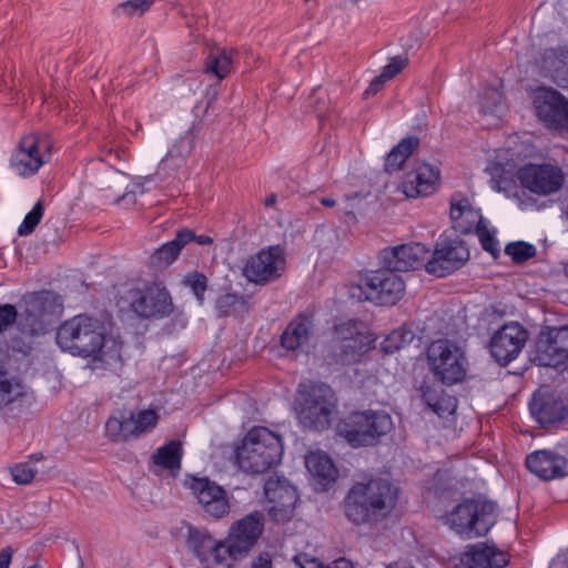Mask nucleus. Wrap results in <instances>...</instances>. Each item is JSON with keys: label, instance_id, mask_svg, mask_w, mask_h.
Here are the masks:
<instances>
[{"label": "nucleus", "instance_id": "27", "mask_svg": "<svg viewBox=\"0 0 568 568\" xmlns=\"http://www.w3.org/2000/svg\"><path fill=\"white\" fill-rule=\"evenodd\" d=\"M305 466L313 478L316 490L329 489L338 478V470L332 458L324 452H311L305 457Z\"/></svg>", "mask_w": 568, "mask_h": 568}, {"label": "nucleus", "instance_id": "11", "mask_svg": "<svg viewBox=\"0 0 568 568\" xmlns=\"http://www.w3.org/2000/svg\"><path fill=\"white\" fill-rule=\"evenodd\" d=\"M532 418L544 428L568 426V392L537 390L529 402Z\"/></svg>", "mask_w": 568, "mask_h": 568}, {"label": "nucleus", "instance_id": "51", "mask_svg": "<svg viewBox=\"0 0 568 568\" xmlns=\"http://www.w3.org/2000/svg\"><path fill=\"white\" fill-rule=\"evenodd\" d=\"M123 181V176L113 170H105L100 180L98 181V185L101 190H110L115 196L120 195L121 189L119 187L120 182Z\"/></svg>", "mask_w": 568, "mask_h": 568}, {"label": "nucleus", "instance_id": "50", "mask_svg": "<svg viewBox=\"0 0 568 568\" xmlns=\"http://www.w3.org/2000/svg\"><path fill=\"white\" fill-rule=\"evenodd\" d=\"M183 282L192 290L199 303L202 304L206 291V277L201 273L194 272L187 274Z\"/></svg>", "mask_w": 568, "mask_h": 568}, {"label": "nucleus", "instance_id": "9", "mask_svg": "<svg viewBox=\"0 0 568 568\" xmlns=\"http://www.w3.org/2000/svg\"><path fill=\"white\" fill-rule=\"evenodd\" d=\"M361 281L358 297L378 305H395L405 294L403 277L387 267L369 271Z\"/></svg>", "mask_w": 568, "mask_h": 568}, {"label": "nucleus", "instance_id": "47", "mask_svg": "<svg viewBox=\"0 0 568 568\" xmlns=\"http://www.w3.org/2000/svg\"><path fill=\"white\" fill-rule=\"evenodd\" d=\"M505 253L516 263H523L535 256L536 247L526 242H514L506 245Z\"/></svg>", "mask_w": 568, "mask_h": 568}, {"label": "nucleus", "instance_id": "55", "mask_svg": "<svg viewBox=\"0 0 568 568\" xmlns=\"http://www.w3.org/2000/svg\"><path fill=\"white\" fill-rule=\"evenodd\" d=\"M407 60L402 57H394L389 60V62L383 68L381 75L387 81L393 79L396 74H398L405 67Z\"/></svg>", "mask_w": 568, "mask_h": 568}, {"label": "nucleus", "instance_id": "1", "mask_svg": "<svg viewBox=\"0 0 568 568\" xmlns=\"http://www.w3.org/2000/svg\"><path fill=\"white\" fill-rule=\"evenodd\" d=\"M57 344L63 352L81 358H90L94 367L116 364L121 358L120 345L106 338L104 324L85 314L63 322L57 331Z\"/></svg>", "mask_w": 568, "mask_h": 568}, {"label": "nucleus", "instance_id": "32", "mask_svg": "<svg viewBox=\"0 0 568 568\" xmlns=\"http://www.w3.org/2000/svg\"><path fill=\"white\" fill-rule=\"evenodd\" d=\"M422 398L423 402L442 418L453 415L457 408V399L454 396L432 386L422 387Z\"/></svg>", "mask_w": 568, "mask_h": 568}, {"label": "nucleus", "instance_id": "61", "mask_svg": "<svg viewBox=\"0 0 568 568\" xmlns=\"http://www.w3.org/2000/svg\"><path fill=\"white\" fill-rule=\"evenodd\" d=\"M175 321L179 323L181 328H184L186 326V324H187V318H186V316L183 313H179L176 315Z\"/></svg>", "mask_w": 568, "mask_h": 568}, {"label": "nucleus", "instance_id": "40", "mask_svg": "<svg viewBox=\"0 0 568 568\" xmlns=\"http://www.w3.org/2000/svg\"><path fill=\"white\" fill-rule=\"evenodd\" d=\"M128 419L131 436L138 437L153 429L158 424L159 416L154 409H144L138 413H130Z\"/></svg>", "mask_w": 568, "mask_h": 568}, {"label": "nucleus", "instance_id": "35", "mask_svg": "<svg viewBox=\"0 0 568 568\" xmlns=\"http://www.w3.org/2000/svg\"><path fill=\"white\" fill-rule=\"evenodd\" d=\"M215 544L216 540L209 532L196 528L189 529L186 546L202 565H209L210 552Z\"/></svg>", "mask_w": 568, "mask_h": 568}, {"label": "nucleus", "instance_id": "45", "mask_svg": "<svg viewBox=\"0 0 568 568\" xmlns=\"http://www.w3.org/2000/svg\"><path fill=\"white\" fill-rule=\"evenodd\" d=\"M293 561L300 568H354L352 562L345 558H339L331 565L324 566L317 558L310 557L306 554L296 555Z\"/></svg>", "mask_w": 568, "mask_h": 568}, {"label": "nucleus", "instance_id": "18", "mask_svg": "<svg viewBox=\"0 0 568 568\" xmlns=\"http://www.w3.org/2000/svg\"><path fill=\"white\" fill-rule=\"evenodd\" d=\"M335 349L337 361L342 364H349L371 349L373 339L369 334L363 332L356 322L348 321L335 327Z\"/></svg>", "mask_w": 568, "mask_h": 568}, {"label": "nucleus", "instance_id": "36", "mask_svg": "<svg viewBox=\"0 0 568 568\" xmlns=\"http://www.w3.org/2000/svg\"><path fill=\"white\" fill-rule=\"evenodd\" d=\"M419 144L416 136H407L395 145L388 153L385 160V170L388 173L398 171L406 160L410 156L413 151Z\"/></svg>", "mask_w": 568, "mask_h": 568}, {"label": "nucleus", "instance_id": "54", "mask_svg": "<svg viewBox=\"0 0 568 568\" xmlns=\"http://www.w3.org/2000/svg\"><path fill=\"white\" fill-rule=\"evenodd\" d=\"M19 313L16 306L11 304L0 305V335L13 323L18 324Z\"/></svg>", "mask_w": 568, "mask_h": 568}, {"label": "nucleus", "instance_id": "43", "mask_svg": "<svg viewBox=\"0 0 568 568\" xmlns=\"http://www.w3.org/2000/svg\"><path fill=\"white\" fill-rule=\"evenodd\" d=\"M474 232H476L483 248L497 257L500 252L499 242L496 239V230L489 226V222L486 220Z\"/></svg>", "mask_w": 568, "mask_h": 568}, {"label": "nucleus", "instance_id": "42", "mask_svg": "<svg viewBox=\"0 0 568 568\" xmlns=\"http://www.w3.org/2000/svg\"><path fill=\"white\" fill-rule=\"evenodd\" d=\"M244 557H237L233 555L231 550V542L225 538L224 541H216L213 549L210 552V562L204 565L206 568H215L222 566L224 568H232V561L242 560Z\"/></svg>", "mask_w": 568, "mask_h": 568}, {"label": "nucleus", "instance_id": "57", "mask_svg": "<svg viewBox=\"0 0 568 568\" xmlns=\"http://www.w3.org/2000/svg\"><path fill=\"white\" fill-rule=\"evenodd\" d=\"M499 168H494V172H491L493 176H498L499 182L507 183L513 180V176L515 174V166H510L509 169H503L501 173H498Z\"/></svg>", "mask_w": 568, "mask_h": 568}, {"label": "nucleus", "instance_id": "53", "mask_svg": "<svg viewBox=\"0 0 568 568\" xmlns=\"http://www.w3.org/2000/svg\"><path fill=\"white\" fill-rule=\"evenodd\" d=\"M37 470L28 463H21L11 468L12 479L19 485L30 484Z\"/></svg>", "mask_w": 568, "mask_h": 568}, {"label": "nucleus", "instance_id": "20", "mask_svg": "<svg viewBox=\"0 0 568 568\" xmlns=\"http://www.w3.org/2000/svg\"><path fill=\"white\" fill-rule=\"evenodd\" d=\"M429 250L422 243H407L386 247L382 251V261L390 271L409 272L426 268Z\"/></svg>", "mask_w": 568, "mask_h": 568}, {"label": "nucleus", "instance_id": "63", "mask_svg": "<svg viewBox=\"0 0 568 568\" xmlns=\"http://www.w3.org/2000/svg\"><path fill=\"white\" fill-rule=\"evenodd\" d=\"M320 202L327 207H332L335 205V200L332 197H322Z\"/></svg>", "mask_w": 568, "mask_h": 568}, {"label": "nucleus", "instance_id": "58", "mask_svg": "<svg viewBox=\"0 0 568 568\" xmlns=\"http://www.w3.org/2000/svg\"><path fill=\"white\" fill-rule=\"evenodd\" d=\"M387 80L382 78V75L375 77L368 88L365 90V94H376L385 84Z\"/></svg>", "mask_w": 568, "mask_h": 568}, {"label": "nucleus", "instance_id": "31", "mask_svg": "<svg viewBox=\"0 0 568 568\" xmlns=\"http://www.w3.org/2000/svg\"><path fill=\"white\" fill-rule=\"evenodd\" d=\"M199 133V128L193 124L187 131H185L174 143L173 148L168 152L166 156L162 161V165L181 168L185 159L191 154L195 139Z\"/></svg>", "mask_w": 568, "mask_h": 568}, {"label": "nucleus", "instance_id": "2", "mask_svg": "<svg viewBox=\"0 0 568 568\" xmlns=\"http://www.w3.org/2000/svg\"><path fill=\"white\" fill-rule=\"evenodd\" d=\"M397 488L387 479L355 483L344 498L345 516L355 525L375 524L395 507Z\"/></svg>", "mask_w": 568, "mask_h": 568}, {"label": "nucleus", "instance_id": "39", "mask_svg": "<svg viewBox=\"0 0 568 568\" xmlns=\"http://www.w3.org/2000/svg\"><path fill=\"white\" fill-rule=\"evenodd\" d=\"M182 447L176 440H171L170 443L161 446L153 455V462L155 465L171 470L180 469Z\"/></svg>", "mask_w": 568, "mask_h": 568}, {"label": "nucleus", "instance_id": "4", "mask_svg": "<svg viewBox=\"0 0 568 568\" xmlns=\"http://www.w3.org/2000/svg\"><path fill=\"white\" fill-rule=\"evenodd\" d=\"M337 399L331 386L324 383H305L298 386L294 409L300 424L312 430L329 427Z\"/></svg>", "mask_w": 568, "mask_h": 568}, {"label": "nucleus", "instance_id": "33", "mask_svg": "<svg viewBox=\"0 0 568 568\" xmlns=\"http://www.w3.org/2000/svg\"><path fill=\"white\" fill-rule=\"evenodd\" d=\"M191 233L189 229H182L176 233L174 240L163 244L151 256L152 264L161 267L171 264L181 250L190 243Z\"/></svg>", "mask_w": 568, "mask_h": 568}, {"label": "nucleus", "instance_id": "29", "mask_svg": "<svg viewBox=\"0 0 568 568\" xmlns=\"http://www.w3.org/2000/svg\"><path fill=\"white\" fill-rule=\"evenodd\" d=\"M542 69L558 87L568 90V49H549L542 57Z\"/></svg>", "mask_w": 568, "mask_h": 568}, {"label": "nucleus", "instance_id": "8", "mask_svg": "<svg viewBox=\"0 0 568 568\" xmlns=\"http://www.w3.org/2000/svg\"><path fill=\"white\" fill-rule=\"evenodd\" d=\"M130 307L138 317L150 321L170 317L175 312L170 291L159 281L131 290Z\"/></svg>", "mask_w": 568, "mask_h": 568}, {"label": "nucleus", "instance_id": "17", "mask_svg": "<svg viewBox=\"0 0 568 568\" xmlns=\"http://www.w3.org/2000/svg\"><path fill=\"white\" fill-rule=\"evenodd\" d=\"M517 175L524 187L538 195L554 194L565 183L561 168L547 163L526 164L517 171Z\"/></svg>", "mask_w": 568, "mask_h": 568}, {"label": "nucleus", "instance_id": "12", "mask_svg": "<svg viewBox=\"0 0 568 568\" xmlns=\"http://www.w3.org/2000/svg\"><path fill=\"white\" fill-rule=\"evenodd\" d=\"M528 338V331L523 325L507 323L491 335L490 355L500 366H507L521 354Z\"/></svg>", "mask_w": 568, "mask_h": 568}, {"label": "nucleus", "instance_id": "23", "mask_svg": "<svg viewBox=\"0 0 568 568\" xmlns=\"http://www.w3.org/2000/svg\"><path fill=\"white\" fill-rule=\"evenodd\" d=\"M439 178L440 171L437 166L420 163L405 174L400 189L407 197L428 196L436 191Z\"/></svg>", "mask_w": 568, "mask_h": 568}, {"label": "nucleus", "instance_id": "14", "mask_svg": "<svg viewBox=\"0 0 568 568\" xmlns=\"http://www.w3.org/2000/svg\"><path fill=\"white\" fill-rule=\"evenodd\" d=\"M284 268V252L281 246L275 245L252 255L243 267V275L248 282L264 285L277 280Z\"/></svg>", "mask_w": 568, "mask_h": 568}, {"label": "nucleus", "instance_id": "41", "mask_svg": "<svg viewBox=\"0 0 568 568\" xmlns=\"http://www.w3.org/2000/svg\"><path fill=\"white\" fill-rule=\"evenodd\" d=\"M415 338L414 332L406 327L400 326L393 329L382 342L381 348L385 354H393L404 346L410 344Z\"/></svg>", "mask_w": 568, "mask_h": 568}, {"label": "nucleus", "instance_id": "56", "mask_svg": "<svg viewBox=\"0 0 568 568\" xmlns=\"http://www.w3.org/2000/svg\"><path fill=\"white\" fill-rule=\"evenodd\" d=\"M250 568H273L272 557L267 552H262L251 561Z\"/></svg>", "mask_w": 568, "mask_h": 568}, {"label": "nucleus", "instance_id": "24", "mask_svg": "<svg viewBox=\"0 0 568 568\" xmlns=\"http://www.w3.org/2000/svg\"><path fill=\"white\" fill-rule=\"evenodd\" d=\"M526 466L544 480L568 476V458L550 449H539L527 455Z\"/></svg>", "mask_w": 568, "mask_h": 568}, {"label": "nucleus", "instance_id": "10", "mask_svg": "<svg viewBox=\"0 0 568 568\" xmlns=\"http://www.w3.org/2000/svg\"><path fill=\"white\" fill-rule=\"evenodd\" d=\"M534 113L541 124L560 134L568 133V99L550 87H538L531 93Z\"/></svg>", "mask_w": 568, "mask_h": 568}, {"label": "nucleus", "instance_id": "25", "mask_svg": "<svg viewBox=\"0 0 568 568\" xmlns=\"http://www.w3.org/2000/svg\"><path fill=\"white\" fill-rule=\"evenodd\" d=\"M460 561L467 568H505L509 558L507 552L495 545L477 542L466 548Z\"/></svg>", "mask_w": 568, "mask_h": 568}, {"label": "nucleus", "instance_id": "30", "mask_svg": "<svg viewBox=\"0 0 568 568\" xmlns=\"http://www.w3.org/2000/svg\"><path fill=\"white\" fill-rule=\"evenodd\" d=\"M359 412L351 414L338 425V435L343 437L352 447L371 446L375 444L374 435L368 425L359 422L356 417Z\"/></svg>", "mask_w": 568, "mask_h": 568}, {"label": "nucleus", "instance_id": "19", "mask_svg": "<svg viewBox=\"0 0 568 568\" xmlns=\"http://www.w3.org/2000/svg\"><path fill=\"white\" fill-rule=\"evenodd\" d=\"M265 517L262 511H252L235 521L229 531L227 541L237 557H247L264 530Z\"/></svg>", "mask_w": 568, "mask_h": 568}, {"label": "nucleus", "instance_id": "28", "mask_svg": "<svg viewBox=\"0 0 568 568\" xmlns=\"http://www.w3.org/2000/svg\"><path fill=\"white\" fill-rule=\"evenodd\" d=\"M28 398L27 385L18 376L0 369V409L22 406Z\"/></svg>", "mask_w": 568, "mask_h": 568}, {"label": "nucleus", "instance_id": "38", "mask_svg": "<svg viewBox=\"0 0 568 568\" xmlns=\"http://www.w3.org/2000/svg\"><path fill=\"white\" fill-rule=\"evenodd\" d=\"M233 64V51L225 48L213 50L207 57L204 72L212 73L222 80L231 72Z\"/></svg>", "mask_w": 568, "mask_h": 568}, {"label": "nucleus", "instance_id": "37", "mask_svg": "<svg viewBox=\"0 0 568 568\" xmlns=\"http://www.w3.org/2000/svg\"><path fill=\"white\" fill-rule=\"evenodd\" d=\"M356 418L359 420L358 423L368 425L375 443L379 437L388 434L394 426L390 415L384 410L359 412V416Z\"/></svg>", "mask_w": 568, "mask_h": 568}, {"label": "nucleus", "instance_id": "60", "mask_svg": "<svg viewBox=\"0 0 568 568\" xmlns=\"http://www.w3.org/2000/svg\"><path fill=\"white\" fill-rule=\"evenodd\" d=\"M189 232L191 233L190 242H195L197 245H210L213 243V239L207 235H195V233L189 229Z\"/></svg>", "mask_w": 568, "mask_h": 568}, {"label": "nucleus", "instance_id": "15", "mask_svg": "<svg viewBox=\"0 0 568 568\" xmlns=\"http://www.w3.org/2000/svg\"><path fill=\"white\" fill-rule=\"evenodd\" d=\"M50 160V145L36 134L24 135L17 151L12 154L10 164L20 176L36 174Z\"/></svg>", "mask_w": 568, "mask_h": 568}, {"label": "nucleus", "instance_id": "49", "mask_svg": "<svg viewBox=\"0 0 568 568\" xmlns=\"http://www.w3.org/2000/svg\"><path fill=\"white\" fill-rule=\"evenodd\" d=\"M501 102V93L496 88L487 89L479 98L480 111L484 114H495Z\"/></svg>", "mask_w": 568, "mask_h": 568}, {"label": "nucleus", "instance_id": "59", "mask_svg": "<svg viewBox=\"0 0 568 568\" xmlns=\"http://www.w3.org/2000/svg\"><path fill=\"white\" fill-rule=\"evenodd\" d=\"M13 550L6 547L0 551V568H9L12 559Z\"/></svg>", "mask_w": 568, "mask_h": 568}, {"label": "nucleus", "instance_id": "16", "mask_svg": "<svg viewBox=\"0 0 568 568\" xmlns=\"http://www.w3.org/2000/svg\"><path fill=\"white\" fill-rule=\"evenodd\" d=\"M468 258L469 251L463 241L440 240L427 258L426 272L436 277H445L460 268Z\"/></svg>", "mask_w": 568, "mask_h": 568}, {"label": "nucleus", "instance_id": "62", "mask_svg": "<svg viewBox=\"0 0 568 568\" xmlns=\"http://www.w3.org/2000/svg\"><path fill=\"white\" fill-rule=\"evenodd\" d=\"M276 200H277V196L276 194H270L268 196H266V199L264 200V204L265 206H273L275 203H276Z\"/></svg>", "mask_w": 568, "mask_h": 568}, {"label": "nucleus", "instance_id": "52", "mask_svg": "<svg viewBox=\"0 0 568 568\" xmlns=\"http://www.w3.org/2000/svg\"><path fill=\"white\" fill-rule=\"evenodd\" d=\"M153 2L154 0H128L116 8V12L119 14L140 16L144 13Z\"/></svg>", "mask_w": 568, "mask_h": 568}, {"label": "nucleus", "instance_id": "44", "mask_svg": "<svg viewBox=\"0 0 568 568\" xmlns=\"http://www.w3.org/2000/svg\"><path fill=\"white\" fill-rule=\"evenodd\" d=\"M128 424V417L119 418L115 416H111L105 424L106 435L112 440H126L128 438L132 437Z\"/></svg>", "mask_w": 568, "mask_h": 568}, {"label": "nucleus", "instance_id": "13", "mask_svg": "<svg viewBox=\"0 0 568 568\" xmlns=\"http://www.w3.org/2000/svg\"><path fill=\"white\" fill-rule=\"evenodd\" d=\"M534 362L539 366L568 365V326L546 327L537 338Z\"/></svg>", "mask_w": 568, "mask_h": 568}, {"label": "nucleus", "instance_id": "26", "mask_svg": "<svg viewBox=\"0 0 568 568\" xmlns=\"http://www.w3.org/2000/svg\"><path fill=\"white\" fill-rule=\"evenodd\" d=\"M449 215L453 227L463 234L474 232L486 221L481 216L480 210L474 207L470 201L460 193L452 196Z\"/></svg>", "mask_w": 568, "mask_h": 568}, {"label": "nucleus", "instance_id": "6", "mask_svg": "<svg viewBox=\"0 0 568 568\" xmlns=\"http://www.w3.org/2000/svg\"><path fill=\"white\" fill-rule=\"evenodd\" d=\"M497 506L495 503L470 498L459 503L446 516V524L464 538L485 536L496 524Z\"/></svg>", "mask_w": 568, "mask_h": 568}, {"label": "nucleus", "instance_id": "7", "mask_svg": "<svg viewBox=\"0 0 568 568\" xmlns=\"http://www.w3.org/2000/svg\"><path fill=\"white\" fill-rule=\"evenodd\" d=\"M427 363L434 377L445 385L457 384L466 376L465 354L448 339H437L428 346Z\"/></svg>", "mask_w": 568, "mask_h": 568}, {"label": "nucleus", "instance_id": "5", "mask_svg": "<svg viewBox=\"0 0 568 568\" xmlns=\"http://www.w3.org/2000/svg\"><path fill=\"white\" fill-rule=\"evenodd\" d=\"M18 329L21 334L36 337L45 335L62 312V302L51 291L34 292L21 301Z\"/></svg>", "mask_w": 568, "mask_h": 568}, {"label": "nucleus", "instance_id": "22", "mask_svg": "<svg viewBox=\"0 0 568 568\" xmlns=\"http://www.w3.org/2000/svg\"><path fill=\"white\" fill-rule=\"evenodd\" d=\"M187 485L205 513L210 516L221 518L230 513L226 493L216 483L209 478L191 477Z\"/></svg>", "mask_w": 568, "mask_h": 568}, {"label": "nucleus", "instance_id": "21", "mask_svg": "<svg viewBox=\"0 0 568 568\" xmlns=\"http://www.w3.org/2000/svg\"><path fill=\"white\" fill-rule=\"evenodd\" d=\"M264 494L266 499L273 504L268 511L274 520L285 521L293 516L298 495L296 488L286 479H267L264 485Z\"/></svg>", "mask_w": 568, "mask_h": 568}, {"label": "nucleus", "instance_id": "3", "mask_svg": "<svg viewBox=\"0 0 568 568\" xmlns=\"http://www.w3.org/2000/svg\"><path fill=\"white\" fill-rule=\"evenodd\" d=\"M282 437L263 426L252 427L235 447L239 468L248 474H263L282 462Z\"/></svg>", "mask_w": 568, "mask_h": 568}, {"label": "nucleus", "instance_id": "34", "mask_svg": "<svg viewBox=\"0 0 568 568\" xmlns=\"http://www.w3.org/2000/svg\"><path fill=\"white\" fill-rule=\"evenodd\" d=\"M312 323L306 316H298L292 321L282 334L284 348L295 351L306 344L310 339Z\"/></svg>", "mask_w": 568, "mask_h": 568}, {"label": "nucleus", "instance_id": "48", "mask_svg": "<svg viewBox=\"0 0 568 568\" xmlns=\"http://www.w3.org/2000/svg\"><path fill=\"white\" fill-rule=\"evenodd\" d=\"M245 302L242 296L233 293H227L220 296L216 301V307L220 315L226 316L237 312L239 308H243Z\"/></svg>", "mask_w": 568, "mask_h": 568}, {"label": "nucleus", "instance_id": "46", "mask_svg": "<svg viewBox=\"0 0 568 568\" xmlns=\"http://www.w3.org/2000/svg\"><path fill=\"white\" fill-rule=\"evenodd\" d=\"M43 216V205L42 201H38L32 210L27 213L24 216L22 223L18 227V234L20 236H27L31 234L37 225L40 223L41 219Z\"/></svg>", "mask_w": 568, "mask_h": 568}]
</instances>
